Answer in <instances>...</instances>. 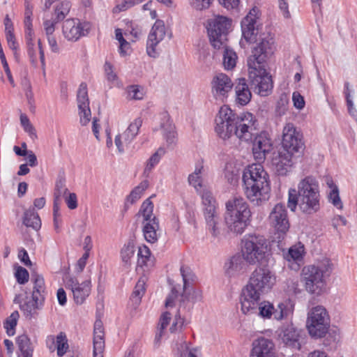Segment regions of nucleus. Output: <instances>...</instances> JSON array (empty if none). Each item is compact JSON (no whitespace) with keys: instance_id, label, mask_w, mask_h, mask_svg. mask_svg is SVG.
I'll return each instance as SVG.
<instances>
[{"instance_id":"nucleus-1","label":"nucleus","mask_w":357,"mask_h":357,"mask_svg":"<svg viewBox=\"0 0 357 357\" xmlns=\"http://www.w3.org/2000/svg\"><path fill=\"white\" fill-rule=\"evenodd\" d=\"M256 14L257 10L252 8L241 20L242 36L248 43L257 42L247 61L250 84L256 93L267 96L273 87L271 75L266 68V59L273 53L274 38L270 33H263L257 38Z\"/></svg>"},{"instance_id":"nucleus-2","label":"nucleus","mask_w":357,"mask_h":357,"mask_svg":"<svg viewBox=\"0 0 357 357\" xmlns=\"http://www.w3.org/2000/svg\"><path fill=\"white\" fill-rule=\"evenodd\" d=\"M252 119L253 115L251 113L238 115L225 105L220 107L215 118V130L224 140L234 135L241 141H252Z\"/></svg>"},{"instance_id":"nucleus-3","label":"nucleus","mask_w":357,"mask_h":357,"mask_svg":"<svg viewBox=\"0 0 357 357\" xmlns=\"http://www.w3.org/2000/svg\"><path fill=\"white\" fill-rule=\"evenodd\" d=\"M288 207L295 211L297 206L306 214H313L320 208V195L317 180L312 176H307L300 181L298 190L289 191Z\"/></svg>"},{"instance_id":"nucleus-4","label":"nucleus","mask_w":357,"mask_h":357,"mask_svg":"<svg viewBox=\"0 0 357 357\" xmlns=\"http://www.w3.org/2000/svg\"><path fill=\"white\" fill-rule=\"evenodd\" d=\"M243 186L246 197L251 202L265 200L271 190L269 176L259 164H252L245 167L242 175Z\"/></svg>"},{"instance_id":"nucleus-5","label":"nucleus","mask_w":357,"mask_h":357,"mask_svg":"<svg viewBox=\"0 0 357 357\" xmlns=\"http://www.w3.org/2000/svg\"><path fill=\"white\" fill-rule=\"evenodd\" d=\"M251 211L248 204L242 197H234L226 202L225 222L229 230L242 234L250 223Z\"/></svg>"},{"instance_id":"nucleus-6","label":"nucleus","mask_w":357,"mask_h":357,"mask_svg":"<svg viewBox=\"0 0 357 357\" xmlns=\"http://www.w3.org/2000/svg\"><path fill=\"white\" fill-rule=\"evenodd\" d=\"M242 255L248 263L263 264L268 256V243L262 236L250 235L242 241Z\"/></svg>"},{"instance_id":"nucleus-7","label":"nucleus","mask_w":357,"mask_h":357,"mask_svg":"<svg viewBox=\"0 0 357 357\" xmlns=\"http://www.w3.org/2000/svg\"><path fill=\"white\" fill-rule=\"evenodd\" d=\"M198 192L202 199L203 213L207 230L213 237L218 238L220 234L221 220L217 211L215 199L211 192L208 190L204 189Z\"/></svg>"},{"instance_id":"nucleus-8","label":"nucleus","mask_w":357,"mask_h":357,"mask_svg":"<svg viewBox=\"0 0 357 357\" xmlns=\"http://www.w3.org/2000/svg\"><path fill=\"white\" fill-rule=\"evenodd\" d=\"M333 270L331 260L324 258L317 265H310L303 267L302 275L305 282L306 289H311L314 286L321 289L325 283V278L328 277Z\"/></svg>"},{"instance_id":"nucleus-9","label":"nucleus","mask_w":357,"mask_h":357,"mask_svg":"<svg viewBox=\"0 0 357 357\" xmlns=\"http://www.w3.org/2000/svg\"><path fill=\"white\" fill-rule=\"evenodd\" d=\"M331 320L326 309L317 305L308 312L307 328L310 336L318 339L324 337L328 331Z\"/></svg>"},{"instance_id":"nucleus-10","label":"nucleus","mask_w":357,"mask_h":357,"mask_svg":"<svg viewBox=\"0 0 357 357\" xmlns=\"http://www.w3.org/2000/svg\"><path fill=\"white\" fill-rule=\"evenodd\" d=\"M231 26V20L218 15L208 21L207 32L210 43L214 49L225 46Z\"/></svg>"},{"instance_id":"nucleus-11","label":"nucleus","mask_w":357,"mask_h":357,"mask_svg":"<svg viewBox=\"0 0 357 357\" xmlns=\"http://www.w3.org/2000/svg\"><path fill=\"white\" fill-rule=\"evenodd\" d=\"M282 149L296 157L302 155L305 144L303 141V135L294 126L292 123H287L282 133Z\"/></svg>"},{"instance_id":"nucleus-12","label":"nucleus","mask_w":357,"mask_h":357,"mask_svg":"<svg viewBox=\"0 0 357 357\" xmlns=\"http://www.w3.org/2000/svg\"><path fill=\"white\" fill-rule=\"evenodd\" d=\"M275 283V277L265 268H256L252 273L248 284L242 290L271 289Z\"/></svg>"},{"instance_id":"nucleus-13","label":"nucleus","mask_w":357,"mask_h":357,"mask_svg":"<svg viewBox=\"0 0 357 357\" xmlns=\"http://www.w3.org/2000/svg\"><path fill=\"white\" fill-rule=\"evenodd\" d=\"M15 301L20 303V307L26 318L31 319L33 316V311L39 308L43 301L40 291H23L15 298Z\"/></svg>"},{"instance_id":"nucleus-14","label":"nucleus","mask_w":357,"mask_h":357,"mask_svg":"<svg viewBox=\"0 0 357 357\" xmlns=\"http://www.w3.org/2000/svg\"><path fill=\"white\" fill-rule=\"evenodd\" d=\"M269 220L278 235V241H282L289 229L285 206L282 204H277L270 213Z\"/></svg>"},{"instance_id":"nucleus-15","label":"nucleus","mask_w":357,"mask_h":357,"mask_svg":"<svg viewBox=\"0 0 357 357\" xmlns=\"http://www.w3.org/2000/svg\"><path fill=\"white\" fill-rule=\"evenodd\" d=\"M279 339L288 348L300 350L303 340V331L289 324L282 326L280 329Z\"/></svg>"},{"instance_id":"nucleus-16","label":"nucleus","mask_w":357,"mask_h":357,"mask_svg":"<svg viewBox=\"0 0 357 357\" xmlns=\"http://www.w3.org/2000/svg\"><path fill=\"white\" fill-rule=\"evenodd\" d=\"M91 24L89 22L80 23L73 19L66 20L62 26L63 36L68 40H77L81 36L89 33Z\"/></svg>"},{"instance_id":"nucleus-17","label":"nucleus","mask_w":357,"mask_h":357,"mask_svg":"<svg viewBox=\"0 0 357 357\" xmlns=\"http://www.w3.org/2000/svg\"><path fill=\"white\" fill-rule=\"evenodd\" d=\"M165 33L164 22L160 20H157L153 25L148 36L146 52L149 56L155 58L158 55L155 47L164 39Z\"/></svg>"},{"instance_id":"nucleus-18","label":"nucleus","mask_w":357,"mask_h":357,"mask_svg":"<svg viewBox=\"0 0 357 357\" xmlns=\"http://www.w3.org/2000/svg\"><path fill=\"white\" fill-rule=\"evenodd\" d=\"M142 124V119L137 118L129 125L128 128L122 134L116 136L114 142L120 153H123L124 151V147L130 144L135 138Z\"/></svg>"},{"instance_id":"nucleus-19","label":"nucleus","mask_w":357,"mask_h":357,"mask_svg":"<svg viewBox=\"0 0 357 357\" xmlns=\"http://www.w3.org/2000/svg\"><path fill=\"white\" fill-rule=\"evenodd\" d=\"M273 342L265 337H259L252 342L250 357H275Z\"/></svg>"},{"instance_id":"nucleus-20","label":"nucleus","mask_w":357,"mask_h":357,"mask_svg":"<svg viewBox=\"0 0 357 357\" xmlns=\"http://www.w3.org/2000/svg\"><path fill=\"white\" fill-rule=\"evenodd\" d=\"M296 157L283 149L274 152L271 160L272 165L275 167L278 175L284 176L292 166V158Z\"/></svg>"},{"instance_id":"nucleus-21","label":"nucleus","mask_w":357,"mask_h":357,"mask_svg":"<svg viewBox=\"0 0 357 357\" xmlns=\"http://www.w3.org/2000/svg\"><path fill=\"white\" fill-rule=\"evenodd\" d=\"M212 93L216 99L222 100L233 86L231 79L225 74L220 73L211 82Z\"/></svg>"},{"instance_id":"nucleus-22","label":"nucleus","mask_w":357,"mask_h":357,"mask_svg":"<svg viewBox=\"0 0 357 357\" xmlns=\"http://www.w3.org/2000/svg\"><path fill=\"white\" fill-rule=\"evenodd\" d=\"M246 262L243 255H234L225 261V274L228 277H234L244 273L247 268Z\"/></svg>"},{"instance_id":"nucleus-23","label":"nucleus","mask_w":357,"mask_h":357,"mask_svg":"<svg viewBox=\"0 0 357 357\" xmlns=\"http://www.w3.org/2000/svg\"><path fill=\"white\" fill-rule=\"evenodd\" d=\"M260 300L259 291H242L240 296L243 314L256 313Z\"/></svg>"},{"instance_id":"nucleus-24","label":"nucleus","mask_w":357,"mask_h":357,"mask_svg":"<svg viewBox=\"0 0 357 357\" xmlns=\"http://www.w3.org/2000/svg\"><path fill=\"white\" fill-rule=\"evenodd\" d=\"M252 144L253 154L259 160L265 158L266 154L269 153L272 146L270 139L261 135L254 139Z\"/></svg>"},{"instance_id":"nucleus-25","label":"nucleus","mask_w":357,"mask_h":357,"mask_svg":"<svg viewBox=\"0 0 357 357\" xmlns=\"http://www.w3.org/2000/svg\"><path fill=\"white\" fill-rule=\"evenodd\" d=\"M236 101L241 105H246L251 100L252 93L245 78L238 79L235 86Z\"/></svg>"},{"instance_id":"nucleus-26","label":"nucleus","mask_w":357,"mask_h":357,"mask_svg":"<svg viewBox=\"0 0 357 357\" xmlns=\"http://www.w3.org/2000/svg\"><path fill=\"white\" fill-rule=\"evenodd\" d=\"M22 223L26 227L38 231L41 227V220L34 208H29L24 212Z\"/></svg>"},{"instance_id":"nucleus-27","label":"nucleus","mask_w":357,"mask_h":357,"mask_svg":"<svg viewBox=\"0 0 357 357\" xmlns=\"http://www.w3.org/2000/svg\"><path fill=\"white\" fill-rule=\"evenodd\" d=\"M159 229L158 219L153 216L152 222H146L143 227L145 239L149 243H155L158 240L157 230Z\"/></svg>"},{"instance_id":"nucleus-28","label":"nucleus","mask_w":357,"mask_h":357,"mask_svg":"<svg viewBox=\"0 0 357 357\" xmlns=\"http://www.w3.org/2000/svg\"><path fill=\"white\" fill-rule=\"evenodd\" d=\"M171 291L165 301L166 307H172L176 305L177 302H184L185 299L191 300L192 302H195V300L193 297H190L191 291Z\"/></svg>"},{"instance_id":"nucleus-29","label":"nucleus","mask_w":357,"mask_h":357,"mask_svg":"<svg viewBox=\"0 0 357 357\" xmlns=\"http://www.w3.org/2000/svg\"><path fill=\"white\" fill-rule=\"evenodd\" d=\"M181 275L183 279V290L193 289L197 282V278L191 268L188 266H182L180 268Z\"/></svg>"},{"instance_id":"nucleus-30","label":"nucleus","mask_w":357,"mask_h":357,"mask_svg":"<svg viewBox=\"0 0 357 357\" xmlns=\"http://www.w3.org/2000/svg\"><path fill=\"white\" fill-rule=\"evenodd\" d=\"M241 175L240 169L232 163H227L225 165L224 170L225 178L231 185H236L238 183Z\"/></svg>"},{"instance_id":"nucleus-31","label":"nucleus","mask_w":357,"mask_h":357,"mask_svg":"<svg viewBox=\"0 0 357 357\" xmlns=\"http://www.w3.org/2000/svg\"><path fill=\"white\" fill-rule=\"evenodd\" d=\"M162 123H160V128L164 130V136L168 146L175 143V132L174 127L169 122L167 114H164Z\"/></svg>"},{"instance_id":"nucleus-32","label":"nucleus","mask_w":357,"mask_h":357,"mask_svg":"<svg viewBox=\"0 0 357 357\" xmlns=\"http://www.w3.org/2000/svg\"><path fill=\"white\" fill-rule=\"evenodd\" d=\"M153 204L150 200V198L146 199L142 204L140 209L136 215H142L144 222H152Z\"/></svg>"},{"instance_id":"nucleus-33","label":"nucleus","mask_w":357,"mask_h":357,"mask_svg":"<svg viewBox=\"0 0 357 357\" xmlns=\"http://www.w3.org/2000/svg\"><path fill=\"white\" fill-rule=\"evenodd\" d=\"M221 48L224 49L223 53V65L226 69H232L236 66L237 56L236 52L230 49L227 43L225 46H222Z\"/></svg>"},{"instance_id":"nucleus-34","label":"nucleus","mask_w":357,"mask_h":357,"mask_svg":"<svg viewBox=\"0 0 357 357\" xmlns=\"http://www.w3.org/2000/svg\"><path fill=\"white\" fill-rule=\"evenodd\" d=\"M149 181L144 180L142 181L137 187H135L127 196V202H130V204L135 203L139 199H140L143 192L148 188Z\"/></svg>"},{"instance_id":"nucleus-35","label":"nucleus","mask_w":357,"mask_h":357,"mask_svg":"<svg viewBox=\"0 0 357 357\" xmlns=\"http://www.w3.org/2000/svg\"><path fill=\"white\" fill-rule=\"evenodd\" d=\"M93 344H96L98 349H100L104 341V328L101 320H96L94 323L93 329Z\"/></svg>"},{"instance_id":"nucleus-36","label":"nucleus","mask_w":357,"mask_h":357,"mask_svg":"<svg viewBox=\"0 0 357 357\" xmlns=\"http://www.w3.org/2000/svg\"><path fill=\"white\" fill-rule=\"evenodd\" d=\"M16 344L20 351L19 355L33 354V347H31L30 339L26 335L22 334L19 335L16 339Z\"/></svg>"},{"instance_id":"nucleus-37","label":"nucleus","mask_w":357,"mask_h":357,"mask_svg":"<svg viewBox=\"0 0 357 357\" xmlns=\"http://www.w3.org/2000/svg\"><path fill=\"white\" fill-rule=\"evenodd\" d=\"M77 100L79 109L82 108V107H88L89 105V100L88 98L87 86L84 82L81 83L79 86Z\"/></svg>"},{"instance_id":"nucleus-38","label":"nucleus","mask_w":357,"mask_h":357,"mask_svg":"<svg viewBox=\"0 0 357 357\" xmlns=\"http://www.w3.org/2000/svg\"><path fill=\"white\" fill-rule=\"evenodd\" d=\"M19 317V312L15 310L6 319L4 328L6 329V333L9 336H12L15 334V326H17Z\"/></svg>"},{"instance_id":"nucleus-39","label":"nucleus","mask_w":357,"mask_h":357,"mask_svg":"<svg viewBox=\"0 0 357 357\" xmlns=\"http://www.w3.org/2000/svg\"><path fill=\"white\" fill-rule=\"evenodd\" d=\"M70 9V3L68 1H62L55 8L54 14L56 22L62 21L68 14Z\"/></svg>"},{"instance_id":"nucleus-40","label":"nucleus","mask_w":357,"mask_h":357,"mask_svg":"<svg viewBox=\"0 0 357 357\" xmlns=\"http://www.w3.org/2000/svg\"><path fill=\"white\" fill-rule=\"evenodd\" d=\"M258 314L264 319H271L274 313V306L268 301H264L258 305Z\"/></svg>"},{"instance_id":"nucleus-41","label":"nucleus","mask_w":357,"mask_h":357,"mask_svg":"<svg viewBox=\"0 0 357 357\" xmlns=\"http://www.w3.org/2000/svg\"><path fill=\"white\" fill-rule=\"evenodd\" d=\"M165 153V150L160 147L151 156L144 169V174H149L151 171L154 166L159 162L161 156L163 155Z\"/></svg>"},{"instance_id":"nucleus-42","label":"nucleus","mask_w":357,"mask_h":357,"mask_svg":"<svg viewBox=\"0 0 357 357\" xmlns=\"http://www.w3.org/2000/svg\"><path fill=\"white\" fill-rule=\"evenodd\" d=\"M135 251L134 242L132 241H128V243L123 246L121 251L122 261L126 264H130V259L133 257Z\"/></svg>"},{"instance_id":"nucleus-43","label":"nucleus","mask_w":357,"mask_h":357,"mask_svg":"<svg viewBox=\"0 0 357 357\" xmlns=\"http://www.w3.org/2000/svg\"><path fill=\"white\" fill-rule=\"evenodd\" d=\"M56 349L57 355L59 357L63 356L68 349L66 335L62 332H61L56 337Z\"/></svg>"},{"instance_id":"nucleus-44","label":"nucleus","mask_w":357,"mask_h":357,"mask_svg":"<svg viewBox=\"0 0 357 357\" xmlns=\"http://www.w3.org/2000/svg\"><path fill=\"white\" fill-rule=\"evenodd\" d=\"M68 189L66 188V180L63 177H59L56 181L54 200L59 202L60 197L67 193Z\"/></svg>"},{"instance_id":"nucleus-45","label":"nucleus","mask_w":357,"mask_h":357,"mask_svg":"<svg viewBox=\"0 0 357 357\" xmlns=\"http://www.w3.org/2000/svg\"><path fill=\"white\" fill-rule=\"evenodd\" d=\"M349 86H350V84L349 82H345L344 93L345 95V98H346V100H347V105L348 107V112H349V114L351 116H352L353 117H356L357 116V111L354 107V103H353V101L351 98V91L349 89Z\"/></svg>"},{"instance_id":"nucleus-46","label":"nucleus","mask_w":357,"mask_h":357,"mask_svg":"<svg viewBox=\"0 0 357 357\" xmlns=\"http://www.w3.org/2000/svg\"><path fill=\"white\" fill-rule=\"evenodd\" d=\"M63 280L66 289L69 290H82L80 289L79 282L77 280L70 275L69 273H64Z\"/></svg>"},{"instance_id":"nucleus-47","label":"nucleus","mask_w":357,"mask_h":357,"mask_svg":"<svg viewBox=\"0 0 357 357\" xmlns=\"http://www.w3.org/2000/svg\"><path fill=\"white\" fill-rule=\"evenodd\" d=\"M171 318L170 312H165L162 313L160 319L159 332L155 335V340L158 341L161 338L163 331L169 325Z\"/></svg>"},{"instance_id":"nucleus-48","label":"nucleus","mask_w":357,"mask_h":357,"mask_svg":"<svg viewBox=\"0 0 357 357\" xmlns=\"http://www.w3.org/2000/svg\"><path fill=\"white\" fill-rule=\"evenodd\" d=\"M328 201L333 204L334 206L339 209H342L343 208V204L341 201L339 195V190L337 187H334L332 190H331L328 195Z\"/></svg>"},{"instance_id":"nucleus-49","label":"nucleus","mask_w":357,"mask_h":357,"mask_svg":"<svg viewBox=\"0 0 357 357\" xmlns=\"http://www.w3.org/2000/svg\"><path fill=\"white\" fill-rule=\"evenodd\" d=\"M20 122L24 130L29 133L32 139L37 137L36 130L33 125L30 123L29 119L26 115L23 114L20 115Z\"/></svg>"},{"instance_id":"nucleus-50","label":"nucleus","mask_w":357,"mask_h":357,"mask_svg":"<svg viewBox=\"0 0 357 357\" xmlns=\"http://www.w3.org/2000/svg\"><path fill=\"white\" fill-rule=\"evenodd\" d=\"M53 221L54 229L59 233L60 231L61 218V213H59V202H56V200H54L53 203Z\"/></svg>"},{"instance_id":"nucleus-51","label":"nucleus","mask_w":357,"mask_h":357,"mask_svg":"<svg viewBox=\"0 0 357 357\" xmlns=\"http://www.w3.org/2000/svg\"><path fill=\"white\" fill-rule=\"evenodd\" d=\"M15 276L19 284H24L28 282L29 275L27 270L22 266H17L16 268Z\"/></svg>"},{"instance_id":"nucleus-52","label":"nucleus","mask_w":357,"mask_h":357,"mask_svg":"<svg viewBox=\"0 0 357 357\" xmlns=\"http://www.w3.org/2000/svg\"><path fill=\"white\" fill-rule=\"evenodd\" d=\"M31 281L33 284V290H40L45 288V280L43 277L36 272L31 273Z\"/></svg>"},{"instance_id":"nucleus-53","label":"nucleus","mask_w":357,"mask_h":357,"mask_svg":"<svg viewBox=\"0 0 357 357\" xmlns=\"http://www.w3.org/2000/svg\"><path fill=\"white\" fill-rule=\"evenodd\" d=\"M79 109V114L80 116V123L82 126H86L91 120V110L89 105L88 107H84Z\"/></svg>"},{"instance_id":"nucleus-54","label":"nucleus","mask_w":357,"mask_h":357,"mask_svg":"<svg viewBox=\"0 0 357 357\" xmlns=\"http://www.w3.org/2000/svg\"><path fill=\"white\" fill-rule=\"evenodd\" d=\"M153 266V260L151 259V255L138 257L137 266L141 267L146 271L145 268L149 269Z\"/></svg>"},{"instance_id":"nucleus-55","label":"nucleus","mask_w":357,"mask_h":357,"mask_svg":"<svg viewBox=\"0 0 357 357\" xmlns=\"http://www.w3.org/2000/svg\"><path fill=\"white\" fill-rule=\"evenodd\" d=\"M153 266V260L151 259V255L138 257L137 266L141 267L146 271L145 268L149 269Z\"/></svg>"},{"instance_id":"nucleus-56","label":"nucleus","mask_w":357,"mask_h":357,"mask_svg":"<svg viewBox=\"0 0 357 357\" xmlns=\"http://www.w3.org/2000/svg\"><path fill=\"white\" fill-rule=\"evenodd\" d=\"M191 6L196 10H202L210 6L211 0H190Z\"/></svg>"},{"instance_id":"nucleus-57","label":"nucleus","mask_w":357,"mask_h":357,"mask_svg":"<svg viewBox=\"0 0 357 357\" xmlns=\"http://www.w3.org/2000/svg\"><path fill=\"white\" fill-rule=\"evenodd\" d=\"M59 22H56V17L53 20H46L43 22V26L47 36H52L55 28L54 26Z\"/></svg>"},{"instance_id":"nucleus-58","label":"nucleus","mask_w":357,"mask_h":357,"mask_svg":"<svg viewBox=\"0 0 357 357\" xmlns=\"http://www.w3.org/2000/svg\"><path fill=\"white\" fill-rule=\"evenodd\" d=\"M294 105L297 109H303L305 106L303 97L298 92H294L292 96Z\"/></svg>"},{"instance_id":"nucleus-59","label":"nucleus","mask_w":357,"mask_h":357,"mask_svg":"<svg viewBox=\"0 0 357 357\" xmlns=\"http://www.w3.org/2000/svg\"><path fill=\"white\" fill-rule=\"evenodd\" d=\"M66 203L68 207L73 210L77 207V198L75 193H69L68 196L66 197Z\"/></svg>"},{"instance_id":"nucleus-60","label":"nucleus","mask_w":357,"mask_h":357,"mask_svg":"<svg viewBox=\"0 0 357 357\" xmlns=\"http://www.w3.org/2000/svg\"><path fill=\"white\" fill-rule=\"evenodd\" d=\"M280 312H275V319L277 320H282L288 316L289 310L287 309V305L282 303L278 304Z\"/></svg>"},{"instance_id":"nucleus-61","label":"nucleus","mask_w":357,"mask_h":357,"mask_svg":"<svg viewBox=\"0 0 357 357\" xmlns=\"http://www.w3.org/2000/svg\"><path fill=\"white\" fill-rule=\"evenodd\" d=\"M18 257L25 266H30L32 263L29 259V255L24 248H21L18 252Z\"/></svg>"},{"instance_id":"nucleus-62","label":"nucleus","mask_w":357,"mask_h":357,"mask_svg":"<svg viewBox=\"0 0 357 357\" xmlns=\"http://www.w3.org/2000/svg\"><path fill=\"white\" fill-rule=\"evenodd\" d=\"M88 291H72L73 298L77 304H82L85 298L89 296Z\"/></svg>"},{"instance_id":"nucleus-63","label":"nucleus","mask_w":357,"mask_h":357,"mask_svg":"<svg viewBox=\"0 0 357 357\" xmlns=\"http://www.w3.org/2000/svg\"><path fill=\"white\" fill-rule=\"evenodd\" d=\"M128 94L131 98L135 100H142L143 98V93L135 86H130Z\"/></svg>"},{"instance_id":"nucleus-64","label":"nucleus","mask_w":357,"mask_h":357,"mask_svg":"<svg viewBox=\"0 0 357 357\" xmlns=\"http://www.w3.org/2000/svg\"><path fill=\"white\" fill-rule=\"evenodd\" d=\"M278 6L284 17L289 18L291 17L287 0H278Z\"/></svg>"}]
</instances>
